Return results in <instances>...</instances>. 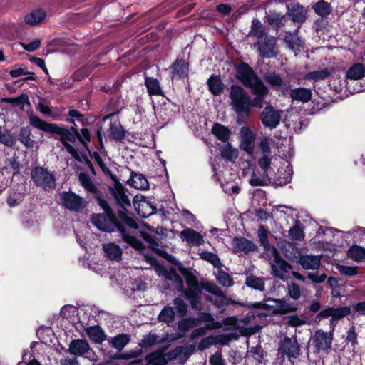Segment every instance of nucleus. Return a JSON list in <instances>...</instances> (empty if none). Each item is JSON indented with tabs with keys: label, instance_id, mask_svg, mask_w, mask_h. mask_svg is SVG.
<instances>
[{
	"label": "nucleus",
	"instance_id": "40",
	"mask_svg": "<svg viewBox=\"0 0 365 365\" xmlns=\"http://www.w3.org/2000/svg\"><path fill=\"white\" fill-rule=\"evenodd\" d=\"M2 102L9 103L14 106H19L21 110L24 109L26 104L29 105V99L27 94L22 93L17 98H4L1 99Z\"/></svg>",
	"mask_w": 365,
	"mask_h": 365
},
{
	"label": "nucleus",
	"instance_id": "59",
	"mask_svg": "<svg viewBox=\"0 0 365 365\" xmlns=\"http://www.w3.org/2000/svg\"><path fill=\"white\" fill-rule=\"evenodd\" d=\"M289 237L292 240H302L304 235L300 226L296 225L289 230Z\"/></svg>",
	"mask_w": 365,
	"mask_h": 365
},
{
	"label": "nucleus",
	"instance_id": "17",
	"mask_svg": "<svg viewBox=\"0 0 365 365\" xmlns=\"http://www.w3.org/2000/svg\"><path fill=\"white\" fill-rule=\"evenodd\" d=\"M321 255H299L297 262L304 269L316 270L321 265Z\"/></svg>",
	"mask_w": 365,
	"mask_h": 365
},
{
	"label": "nucleus",
	"instance_id": "36",
	"mask_svg": "<svg viewBox=\"0 0 365 365\" xmlns=\"http://www.w3.org/2000/svg\"><path fill=\"white\" fill-rule=\"evenodd\" d=\"M207 86L210 91L214 95H220L224 88L221 79L216 76H212L207 81Z\"/></svg>",
	"mask_w": 365,
	"mask_h": 365
},
{
	"label": "nucleus",
	"instance_id": "4",
	"mask_svg": "<svg viewBox=\"0 0 365 365\" xmlns=\"http://www.w3.org/2000/svg\"><path fill=\"white\" fill-rule=\"evenodd\" d=\"M230 106L238 115H249L250 113L251 98L241 86L232 85L229 92Z\"/></svg>",
	"mask_w": 365,
	"mask_h": 365
},
{
	"label": "nucleus",
	"instance_id": "22",
	"mask_svg": "<svg viewBox=\"0 0 365 365\" xmlns=\"http://www.w3.org/2000/svg\"><path fill=\"white\" fill-rule=\"evenodd\" d=\"M288 15L294 22L302 23L306 19V10L299 4H292L288 7Z\"/></svg>",
	"mask_w": 365,
	"mask_h": 365
},
{
	"label": "nucleus",
	"instance_id": "56",
	"mask_svg": "<svg viewBox=\"0 0 365 365\" xmlns=\"http://www.w3.org/2000/svg\"><path fill=\"white\" fill-rule=\"evenodd\" d=\"M217 282L223 287H232L233 281L229 274L224 271H220L217 276Z\"/></svg>",
	"mask_w": 365,
	"mask_h": 365
},
{
	"label": "nucleus",
	"instance_id": "45",
	"mask_svg": "<svg viewBox=\"0 0 365 365\" xmlns=\"http://www.w3.org/2000/svg\"><path fill=\"white\" fill-rule=\"evenodd\" d=\"M297 310V306L284 299H278L277 314H284Z\"/></svg>",
	"mask_w": 365,
	"mask_h": 365
},
{
	"label": "nucleus",
	"instance_id": "39",
	"mask_svg": "<svg viewBox=\"0 0 365 365\" xmlns=\"http://www.w3.org/2000/svg\"><path fill=\"white\" fill-rule=\"evenodd\" d=\"M12 78H17L21 76L30 75V76L25 78L24 81L34 80V73L29 72L27 68L23 65H16L14 68L9 72Z\"/></svg>",
	"mask_w": 365,
	"mask_h": 365
},
{
	"label": "nucleus",
	"instance_id": "32",
	"mask_svg": "<svg viewBox=\"0 0 365 365\" xmlns=\"http://www.w3.org/2000/svg\"><path fill=\"white\" fill-rule=\"evenodd\" d=\"M245 284L251 289L260 292H263L265 289L264 279L252 274L247 276Z\"/></svg>",
	"mask_w": 365,
	"mask_h": 365
},
{
	"label": "nucleus",
	"instance_id": "53",
	"mask_svg": "<svg viewBox=\"0 0 365 365\" xmlns=\"http://www.w3.org/2000/svg\"><path fill=\"white\" fill-rule=\"evenodd\" d=\"M200 258L211 263L215 267H220L221 265L218 256L208 251H203L200 254Z\"/></svg>",
	"mask_w": 365,
	"mask_h": 365
},
{
	"label": "nucleus",
	"instance_id": "6",
	"mask_svg": "<svg viewBox=\"0 0 365 365\" xmlns=\"http://www.w3.org/2000/svg\"><path fill=\"white\" fill-rule=\"evenodd\" d=\"M271 255L274 258L269 262L272 275L284 282L288 280L292 267L281 257L276 247L271 248Z\"/></svg>",
	"mask_w": 365,
	"mask_h": 365
},
{
	"label": "nucleus",
	"instance_id": "34",
	"mask_svg": "<svg viewBox=\"0 0 365 365\" xmlns=\"http://www.w3.org/2000/svg\"><path fill=\"white\" fill-rule=\"evenodd\" d=\"M249 35L257 38L260 40L264 37L265 35H268L264 29L262 24L257 19H254L252 21L251 30L249 32Z\"/></svg>",
	"mask_w": 365,
	"mask_h": 365
},
{
	"label": "nucleus",
	"instance_id": "1",
	"mask_svg": "<svg viewBox=\"0 0 365 365\" xmlns=\"http://www.w3.org/2000/svg\"><path fill=\"white\" fill-rule=\"evenodd\" d=\"M236 77L245 86L249 88L255 97L252 100V107L262 108L265 96L269 89L265 86L262 79L257 76L253 69L245 63H241L236 67Z\"/></svg>",
	"mask_w": 365,
	"mask_h": 365
},
{
	"label": "nucleus",
	"instance_id": "18",
	"mask_svg": "<svg viewBox=\"0 0 365 365\" xmlns=\"http://www.w3.org/2000/svg\"><path fill=\"white\" fill-rule=\"evenodd\" d=\"M179 236L182 241L195 246L201 245L205 242L202 235L192 228L184 229L180 232Z\"/></svg>",
	"mask_w": 365,
	"mask_h": 365
},
{
	"label": "nucleus",
	"instance_id": "64",
	"mask_svg": "<svg viewBox=\"0 0 365 365\" xmlns=\"http://www.w3.org/2000/svg\"><path fill=\"white\" fill-rule=\"evenodd\" d=\"M209 362L211 365H226V361L223 359L222 353L217 351L210 357Z\"/></svg>",
	"mask_w": 365,
	"mask_h": 365
},
{
	"label": "nucleus",
	"instance_id": "23",
	"mask_svg": "<svg viewBox=\"0 0 365 365\" xmlns=\"http://www.w3.org/2000/svg\"><path fill=\"white\" fill-rule=\"evenodd\" d=\"M156 270L159 275H163L166 279L175 282L180 289H182V279L174 269H167L162 266H159Z\"/></svg>",
	"mask_w": 365,
	"mask_h": 365
},
{
	"label": "nucleus",
	"instance_id": "29",
	"mask_svg": "<svg viewBox=\"0 0 365 365\" xmlns=\"http://www.w3.org/2000/svg\"><path fill=\"white\" fill-rule=\"evenodd\" d=\"M46 14L42 9L32 11L24 17L25 22L30 26H36L40 24L45 18Z\"/></svg>",
	"mask_w": 365,
	"mask_h": 365
},
{
	"label": "nucleus",
	"instance_id": "43",
	"mask_svg": "<svg viewBox=\"0 0 365 365\" xmlns=\"http://www.w3.org/2000/svg\"><path fill=\"white\" fill-rule=\"evenodd\" d=\"M220 327V324L219 322H213L210 324H207L205 327L197 328L191 332L190 339L194 340L197 337L205 335L208 330H212Z\"/></svg>",
	"mask_w": 365,
	"mask_h": 365
},
{
	"label": "nucleus",
	"instance_id": "58",
	"mask_svg": "<svg viewBox=\"0 0 365 365\" xmlns=\"http://www.w3.org/2000/svg\"><path fill=\"white\" fill-rule=\"evenodd\" d=\"M329 76V72L326 70L316 71L307 73L304 76L306 80H319L324 79Z\"/></svg>",
	"mask_w": 365,
	"mask_h": 365
},
{
	"label": "nucleus",
	"instance_id": "20",
	"mask_svg": "<svg viewBox=\"0 0 365 365\" xmlns=\"http://www.w3.org/2000/svg\"><path fill=\"white\" fill-rule=\"evenodd\" d=\"M128 183L137 190H145L149 189V182L147 178L140 173L131 172Z\"/></svg>",
	"mask_w": 365,
	"mask_h": 365
},
{
	"label": "nucleus",
	"instance_id": "26",
	"mask_svg": "<svg viewBox=\"0 0 365 365\" xmlns=\"http://www.w3.org/2000/svg\"><path fill=\"white\" fill-rule=\"evenodd\" d=\"M211 132L218 140L223 143L227 142L231 135V131L227 127L218 123H214Z\"/></svg>",
	"mask_w": 365,
	"mask_h": 365
},
{
	"label": "nucleus",
	"instance_id": "3",
	"mask_svg": "<svg viewBox=\"0 0 365 365\" xmlns=\"http://www.w3.org/2000/svg\"><path fill=\"white\" fill-rule=\"evenodd\" d=\"M181 272L185 278L187 288L185 289L182 286V289L180 290L184 293V296L189 301L193 309L201 310V297L203 289L202 283L200 284L197 277L187 269H182Z\"/></svg>",
	"mask_w": 365,
	"mask_h": 365
},
{
	"label": "nucleus",
	"instance_id": "41",
	"mask_svg": "<svg viewBox=\"0 0 365 365\" xmlns=\"http://www.w3.org/2000/svg\"><path fill=\"white\" fill-rule=\"evenodd\" d=\"M145 84L147 88L148 93L152 95H162L163 91L160 88V83L158 80L146 77L145 79Z\"/></svg>",
	"mask_w": 365,
	"mask_h": 365
},
{
	"label": "nucleus",
	"instance_id": "55",
	"mask_svg": "<svg viewBox=\"0 0 365 365\" xmlns=\"http://www.w3.org/2000/svg\"><path fill=\"white\" fill-rule=\"evenodd\" d=\"M71 130L76 133V138L82 143L83 145H86L88 142L91 140V133L88 129L82 128L81 130V133L76 128V127H72Z\"/></svg>",
	"mask_w": 365,
	"mask_h": 365
},
{
	"label": "nucleus",
	"instance_id": "28",
	"mask_svg": "<svg viewBox=\"0 0 365 365\" xmlns=\"http://www.w3.org/2000/svg\"><path fill=\"white\" fill-rule=\"evenodd\" d=\"M241 133L242 135L241 148L249 154H251L254 148V138L250 130L246 128H242Z\"/></svg>",
	"mask_w": 365,
	"mask_h": 365
},
{
	"label": "nucleus",
	"instance_id": "33",
	"mask_svg": "<svg viewBox=\"0 0 365 365\" xmlns=\"http://www.w3.org/2000/svg\"><path fill=\"white\" fill-rule=\"evenodd\" d=\"M346 76L351 80H359L365 76V66L361 63H356L347 71Z\"/></svg>",
	"mask_w": 365,
	"mask_h": 365
},
{
	"label": "nucleus",
	"instance_id": "63",
	"mask_svg": "<svg viewBox=\"0 0 365 365\" xmlns=\"http://www.w3.org/2000/svg\"><path fill=\"white\" fill-rule=\"evenodd\" d=\"M158 341V336L155 334H149L141 340L139 345L143 347H149L155 344Z\"/></svg>",
	"mask_w": 365,
	"mask_h": 365
},
{
	"label": "nucleus",
	"instance_id": "44",
	"mask_svg": "<svg viewBox=\"0 0 365 365\" xmlns=\"http://www.w3.org/2000/svg\"><path fill=\"white\" fill-rule=\"evenodd\" d=\"M286 17L277 13H270L267 16V22L269 25L276 27L277 29L283 26L286 23Z\"/></svg>",
	"mask_w": 365,
	"mask_h": 365
},
{
	"label": "nucleus",
	"instance_id": "38",
	"mask_svg": "<svg viewBox=\"0 0 365 365\" xmlns=\"http://www.w3.org/2000/svg\"><path fill=\"white\" fill-rule=\"evenodd\" d=\"M264 81L273 88H282L284 81L279 74L271 71L266 73L263 76Z\"/></svg>",
	"mask_w": 365,
	"mask_h": 365
},
{
	"label": "nucleus",
	"instance_id": "42",
	"mask_svg": "<svg viewBox=\"0 0 365 365\" xmlns=\"http://www.w3.org/2000/svg\"><path fill=\"white\" fill-rule=\"evenodd\" d=\"M175 317V313L173 308L170 306H165L160 312L158 319L160 322L168 324L174 321Z\"/></svg>",
	"mask_w": 365,
	"mask_h": 365
},
{
	"label": "nucleus",
	"instance_id": "57",
	"mask_svg": "<svg viewBox=\"0 0 365 365\" xmlns=\"http://www.w3.org/2000/svg\"><path fill=\"white\" fill-rule=\"evenodd\" d=\"M173 304L178 312V313L181 316L185 315L187 311V305L184 302V300L180 297H176L173 300Z\"/></svg>",
	"mask_w": 365,
	"mask_h": 365
},
{
	"label": "nucleus",
	"instance_id": "47",
	"mask_svg": "<svg viewBox=\"0 0 365 365\" xmlns=\"http://www.w3.org/2000/svg\"><path fill=\"white\" fill-rule=\"evenodd\" d=\"M350 258L356 262H360L365 259V248L358 245L350 247L348 252Z\"/></svg>",
	"mask_w": 365,
	"mask_h": 365
},
{
	"label": "nucleus",
	"instance_id": "50",
	"mask_svg": "<svg viewBox=\"0 0 365 365\" xmlns=\"http://www.w3.org/2000/svg\"><path fill=\"white\" fill-rule=\"evenodd\" d=\"M257 235L261 245L264 247L266 250L271 253V248L274 247L271 246L268 240L267 231L263 225H261L257 232Z\"/></svg>",
	"mask_w": 365,
	"mask_h": 365
},
{
	"label": "nucleus",
	"instance_id": "27",
	"mask_svg": "<svg viewBox=\"0 0 365 365\" xmlns=\"http://www.w3.org/2000/svg\"><path fill=\"white\" fill-rule=\"evenodd\" d=\"M172 78H184L187 76L188 65L184 60H177L170 67Z\"/></svg>",
	"mask_w": 365,
	"mask_h": 365
},
{
	"label": "nucleus",
	"instance_id": "52",
	"mask_svg": "<svg viewBox=\"0 0 365 365\" xmlns=\"http://www.w3.org/2000/svg\"><path fill=\"white\" fill-rule=\"evenodd\" d=\"M202 287L205 291L215 295L217 297L225 298V294L224 292L214 283L209 282H202Z\"/></svg>",
	"mask_w": 365,
	"mask_h": 365
},
{
	"label": "nucleus",
	"instance_id": "15",
	"mask_svg": "<svg viewBox=\"0 0 365 365\" xmlns=\"http://www.w3.org/2000/svg\"><path fill=\"white\" fill-rule=\"evenodd\" d=\"M351 309L350 307H327L318 314V317L321 318H327L331 317V321L339 320L351 314Z\"/></svg>",
	"mask_w": 365,
	"mask_h": 365
},
{
	"label": "nucleus",
	"instance_id": "5",
	"mask_svg": "<svg viewBox=\"0 0 365 365\" xmlns=\"http://www.w3.org/2000/svg\"><path fill=\"white\" fill-rule=\"evenodd\" d=\"M29 123L33 127L41 130L51 134H58L60 135V141L62 144L65 143L74 142L76 138V133L72 130L61 128L56 124L47 123L39 117L31 115L29 116Z\"/></svg>",
	"mask_w": 365,
	"mask_h": 365
},
{
	"label": "nucleus",
	"instance_id": "10",
	"mask_svg": "<svg viewBox=\"0 0 365 365\" xmlns=\"http://www.w3.org/2000/svg\"><path fill=\"white\" fill-rule=\"evenodd\" d=\"M278 354L283 358L297 359L300 354V346L297 340V336L284 337L280 342L278 347Z\"/></svg>",
	"mask_w": 365,
	"mask_h": 365
},
{
	"label": "nucleus",
	"instance_id": "61",
	"mask_svg": "<svg viewBox=\"0 0 365 365\" xmlns=\"http://www.w3.org/2000/svg\"><path fill=\"white\" fill-rule=\"evenodd\" d=\"M197 325L196 319H183L178 322V329L187 331L189 328Z\"/></svg>",
	"mask_w": 365,
	"mask_h": 365
},
{
	"label": "nucleus",
	"instance_id": "60",
	"mask_svg": "<svg viewBox=\"0 0 365 365\" xmlns=\"http://www.w3.org/2000/svg\"><path fill=\"white\" fill-rule=\"evenodd\" d=\"M288 293L292 299L297 300L301 297V289L297 284L292 282L288 284Z\"/></svg>",
	"mask_w": 365,
	"mask_h": 365
},
{
	"label": "nucleus",
	"instance_id": "14",
	"mask_svg": "<svg viewBox=\"0 0 365 365\" xmlns=\"http://www.w3.org/2000/svg\"><path fill=\"white\" fill-rule=\"evenodd\" d=\"M262 124L271 129L275 128L281 120V115L279 110L272 106H267L261 113Z\"/></svg>",
	"mask_w": 365,
	"mask_h": 365
},
{
	"label": "nucleus",
	"instance_id": "16",
	"mask_svg": "<svg viewBox=\"0 0 365 365\" xmlns=\"http://www.w3.org/2000/svg\"><path fill=\"white\" fill-rule=\"evenodd\" d=\"M232 245L235 252H240L245 255H247L257 249V246L252 241L243 237H234Z\"/></svg>",
	"mask_w": 365,
	"mask_h": 365
},
{
	"label": "nucleus",
	"instance_id": "7",
	"mask_svg": "<svg viewBox=\"0 0 365 365\" xmlns=\"http://www.w3.org/2000/svg\"><path fill=\"white\" fill-rule=\"evenodd\" d=\"M285 173H286L282 177L280 175H265L264 174L263 176L259 177L253 173L249 182L253 187L266 186L272 180L275 185L282 186L287 184L292 178V171L289 165L287 166Z\"/></svg>",
	"mask_w": 365,
	"mask_h": 365
},
{
	"label": "nucleus",
	"instance_id": "49",
	"mask_svg": "<svg viewBox=\"0 0 365 365\" xmlns=\"http://www.w3.org/2000/svg\"><path fill=\"white\" fill-rule=\"evenodd\" d=\"M271 160L272 158L269 155H262L258 160V165L265 175H277L275 173H272Z\"/></svg>",
	"mask_w": 365,
	"mask_h": 365
},
{
	"label": "nucleus",
	"instance_id": "51",
	"mask_svg": "<svg viewBox=\"0 0 365 365\" xmlns=\"http://www.w3.org/2000/svg\"><path fill=\"white\" fill-rule=\"evenodd\" d=\"M79 180L81 185L88 192L95 193L96 192V187L92 182L88 175L81 173L79 175Z\"/></svg>",
	"mask_w": 365,
	"mask_h": 365
},
{
	"label": "nucleus",
	"instance_id": "31",
	"mask_svg": "<svg viewBox=\"0 0 365 365\" xmlns=\"http://www.w3.org/2000/svg\"><path fill=\"white\" fill-rule=\"evenodd\" d=\"M86 332L91 341L96 343H101L106 339L104 332L98 326H93L88 327Z\"/></svg>",
	"mask_w": 365,
	"mask_h": 365
},
{
	"label": "nucleus",
	"instance_id": "54",
	"mask_svg": "<svg viewBox=\"0 0 365 365\" xmlns=\"http://www.w3.org/2000/svg\"><path fill=\"white\" fill-rule=\"evenodd\" d=\"M312 9L317 14L322 16L328 15L331 12L330 5L324 1H321L314 4L312 6Z\"/></svg>",
	"mask_w": 365,
	"mask_h": 365
},
{
	"label": "nucleus",
	"instance_id": "46",
	"mask_svg": "<svg viewBox=\"0 0 365 365\" xmlns=\"http://www.w3.org/2000/svg\"><path fill=\"white\" fill-rule=\"evenodd\" d=\"M109 132V135L115 140H120L125 137V131L119 123H110Z\"/></svg>",
	"mask_w": 365,
	"mask_h": 365
},
{
	"label": "nucleus",
	"instance_id": "2",
	"mask_svg": "<svg viewBox=\"0 0 365 365\" xmlns=\"http://www.w3.org/2000/svg\"><path fill=\"white\" fill-rule=\"evenodd\" d=\"M91 222L100 230L113 232L117 229L121 234L122 238L137 250H142L144 245L140 240L129 235L123 225L118 222L114 214H96L91 216Z\"/></svg>",
	"mask_w": 365,
	"mask_h": 365
},
{
	"label": "nucleus",
	"instance_id": "35",
	"mask_svg": "<svg viewBox=\"0 0 365 365\" xmlns=\"http://www.w3.org/2000/svg\"><path fill=\"white\" fill-rule=\"evenodd\" d=\"M130 341V337L128 334H122L113 337L110 341V344L118 351H121Z\"/></svg>",
	"mask_w": 365,
	"mask_h": 365
},
{
	"label": "nucleus",
	"instance_id": "19",
	"mask_svg": "<svg viewBox=\"0 0 365 365\" xmlns=\"http://www.w3.org/2000/svg\"><path fill=\"white\" fill-rule=\"evenodd\" d=\"M289 96L293 101H296L306 103L312 99V92L309 88L301 87L291 89Z\"/></svg>",
	"mask_w": 365,
	"mask_h": 365
},
{
	"label": "nucleus",
	"instance_id": "24",
	"mask_svg": "<svg viewBox=\"0 0 365 365\" xmlns=\"http://www.w3.org/2000/svg\"><path fill=\"white\" fill-rule=\"evenodd\" d=\"M103 249L106 257L111 260L120 261L122 257L121 248L114 242L103 245Z\"/></svg>",
	"mask_w": 365,
	"mask_h": 365
},
{
	"label": "nucleus",
	"instance_id": "48",
	"mask_svg": "<svg viewBox=\"0 0 365 365\" xmlns=\"http://www.w3.org/2000/svg\"><path fill=\"white\" fill-rule=\"evenodd\" d=\"M31 131L29 128H21L19 133V140L27 148L34 146V141L31 139Z\"/></svg>",
	"mask_w": 365,
	"mask_h": 365
},
{
	"label": "nucleus",
	"instance_id": "13",
	"mask_svg": "<svg viewBox=\"0 0 365 365\" xmlns=\"http://www.w3.org/2000/svg\"><path fill=\"white\" fill-rule=\"evenodd\" d=\"M333 339L331 332H325L319 329L315 331L312 337V344L317 351H327L331 349Z\"/></svg>",
	"mask_w": 365,
	"mask_h": 365
},
{
	"label": "nucleus",
	"instance_id": "11",
	"mask_svg": "<svg viewBox=\"0 0 365 365\" xmlns=\"http://www.w3.org/2000/svg\"><path fill=\"white\" fill-rule=\"evenodd\" d=\"M258 51L262 58H270L278 55L277 38L265 35L264 37L257 42Z\"/></svg>",
	"mask_w": 365,
	"mask_h": 365
},
{
	"label": "nucleus",
	"instance_id": "37",
	"mask_svg": "<svg viewBox=\"0 0 365 365\" xmlns=\"http://www.w3.org/2000/svg\"><path fill=\"white\" fill-rule=\"evenodd\" d=\"M284 41L287 44L289 48L292 50H299L302 47V41L297 36L296 32H286Z\"/></svg>",
	"mask_w": 365,
	"mask_h": 365
},
{
	"label": "nucleus",
	"instance_id": "12",
	"mask_svg": "<svg viewBox=\"0 0 365 365\" xmlns=\"http://www.w3.org/2000/svg\"><path fill=\"white\" fill-rule=\"evenodd\" d=\"M112 181L113 184L110 187V193L115 202L125 210L126 207L130 206V201L126 195L122 184L118 180L117 177H112Z\"/></svg>",
	"mask_w": 365,
	"mask_h": 365
},
{
	"label": "nucleus",
	"instance_id": "9",
	"mask_svg": "<svg viewBox=\"0 0 365 365\" xmlns=\"http://www.w3.org/2000/svg\"><path fill=\"white\" fill-rule=\"evenodd\" d=\"M60 200L62 205L71 212H81L87 205L84 198L71 191L62 192Z\"/></svg>",
	"mask_w": 365,
	"mask_h": 365
},
{
	"label": "nucleus",
	"instance_id": "8",
	"mask_svg": "<svg viewBox=\"0 0 365 365\" xmlns=\"http://www.w3.org/2000/svg\"><path fill=\"white\" fill-rule=\"evenodd\" d=\"M31 175L35 185L45 190L53 189L56 185L54 175L43 167L33 168Z\"/></svg>",
	"mask_w": 365,
	"mask_h": 365
},
{
	"label": "nucleus",
	"instance_id": "25",
	"mask_svg": "<svg viewBox=\"0 0 365 365\" xmlns=\"http://www.w3.org/2000/svg\"><path fill=\"white\" fill-rule=\"evenodd\" d=\"M69 352L76 356H82L89 350V345L85 340H73L69 346Z\"/></svg>",
	"mask_w": 365,
	"mask_h": 365
},
{
	"label": "nucleus",
	"instance_id": "30",
	"mask_svg": "<svg viewBox=\"0 0 365 365\" xmlns=\"http://www.w3.org/2000/svg\"><path fill=\"white\" fill-rule=\"evenodd\" d=\"M220 155L227 161L235 162L238 158V150L230 143L222 146L220 148Z\"/></svg>",
	"mask_w": 365,
	"mask_h": 365
},
{
	"label": "nucleus",
	"instance_id": "62",
	"mask_svg": "<svg viewBox=\"0 0 365 365\" xmlns=\"http://www.w3.org/2000/svg\"><path fill=\"white\" fill-rule=\"evenodd\" d=\"M143 354L140 348H137L133 350H129L123 353H120V358H124V360H129L138 358Z\"/></svg>",
	"mask_w": 365,
	"mask_h": 365
},
{
	"label": "nucleus",
	"instance_id": "21",
	"mask_svg": "<svg viewBox=\"0 0 365 365\" xmlns=\"http://www.w3.org/2000/svg\"><path fill=\"white\" fill-rule=\"evenodd\" d=\"M247 306L250 309H264L277 314L278 299L269 298L264 302L249 303Z\"/></svg>",
	"mask_w": 365,
	"mask_h": 365
}]
</instances>
